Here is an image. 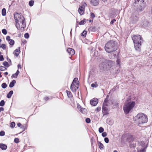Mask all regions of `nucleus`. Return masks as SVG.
Returning <instances> with one entry per match:
<instances>
[{
    "mask_svg": "<svg viewBox=\"0 0 152 152\" xmlns=\"http://www.w3.org/2000/svg\"><path fill=\"white\" fill-rule=\"evenodd\" d=\"M91 3L94 6H97L99 3V0H91Z\"/></svg>",
    "mask_w": 152,
    "mask_h": 152,
    "instance_id": "obj_14",
    "label": "nucleus"
},
{
    "mask_svg": "<svg viewBox=\"0 0 152 152\" xmlns=\"http://www.w3.org/2000/svg\"><path fill=\"white\" fill-rule=\"evenodd\" d=\"M91 16L92 18H94L95 17V16L94 13H92L91 14Z\"/></svg>",
    "mask_w": 152,
    "mask_h": 152,
    "instance_id": "obj_55",
    "label": "nucleus"
},
{
    "mask_svg": "<svg viewBox=\"0 0 152 152\" xmlns=\"http://www.w3.org/2000/svg\"><path fill=\"white\" fill-rule=\"evenodd\" d=\"M52 99V97L50 96V97H46L45 98V100H48L49 99Z\"/></svg>",
    "mask_w": 152,
    "mask_h": 152,
    "instance_id": "obj_49",
    "label": "nucleus"
},
{
    "mask_svg": "<svg viewBox=\"0 0 152 152\" xmlns=\"http://www.w3.org/2000/svg\"><path fill=\"white\" fill-rule=\"evenodd\" d=\"M104 131V129L102 127H100L99 128V133H102V132H103Z\"/></svg>",
    "mask_w": 152,
    "mask_h": 152,
    "instance_id": "obj_40",
    "label": "nucleus"
},
{
    "mask_svg": "<svg viewBox=\"0 0 152 152\" xmlns=\"http://www.w3.org/2000/svg\"><path fill=\"white\" fill-rule=\"evenodd\" d=\"M4 60V58L2 55H0V61H3Z\"/></svg>",
    "mask_w": 152,
    "mask_h": 152,
    "instance_id": "obj_50",
    "label": "nucleus"
},
{
    "mask_svg": "<svg viewBox=\"0 0 152 152\" xmlns=\"http://www.w3.org/2000/svg\"><path fill=\"white\" fill-rule=\"evenodd\" d=\"M3 65L6 67H8L9 66L8 63L7 61H4L3 63Z\"/></svg>",
    "mask_w": 152,
    "mask_h": 152,
    "instance_id": "obj_30",
    "label": "nucleus"
},
{
    "mask_svg": "<svg viewBox=\"0 0 152 152\" xmlns=\"http://www.w3.org/2000/svg\"><path fill=\"white\" fill-rule=\"evenodd\" d=\"M7 60L9 62H10L11 63V61L10 59L9 58Z\"/></svg>",
    "mask_w": 152,
    "mask_h": 152,
    "instance_id": "obj_64",
    "label": "nucleus"
},
{
    "mask_svg": "<svg viewBox=\"0 0 152 152\" xmlns=\"http://www.w3.org/2000/svg\"><path fill=\"white\" fill-rule=\"evenodd\" d=\"M6 10L5 9L3 8L2 10V14L3 16H5L6 15Z\"/></svg>",
    "mask_w": 152,
    "mask_h": 152,
    "instance_id": "obj_31",
    "label": "nucleus"
},
{
    "mask_svg": "<svg viewBox=\"0 0 152 152\" xmlns=\"http://www.w3.org/2000/svg\"><path fill=\"white\" fill-rule=\"evenodd\" d=\"M20 47H19L18 49H16L13 52V53L16 57H18L20 53Z\"/></svg>",
    "mask_w": 152,
    "mask_h": 152,
    "instance_id": "obj_15",
    "label": "nucleus"
},
{
    "mask_svg": "<svg viewBox=\"0 0 152 152\" xmlns=\"http://www.w3.org/2000/svg\"><path fill=\"white\" fill-rule=\"evenodd\" d=\"M107 134L106 132H104L102 133V136L103 137H105L107 136Z\"/></svg>",
    "mask_w": 152,
    "mask_h": 152,
    "instance_id": "obj_53",
    "label": "nucleus"
},
{
    "mask_svg": "<svg viewBox=\"0 0 152 152\" xmlns=\"http://www.w3.org/2000/svg\"><path fill=\"white\" fill-rule=\"evenodd\" d=\"M104 141L106 143H108L109 142V139L107 137H105L104 139Z\"/></svg>",
    "mask_w": 152,
    "mask_h": 152,
    "instance_id": "obj_46",
    "label": "nucleus"
},
{
    "mask_svg": "<svg viewBox=\"0 0 152 152\" xmlns=\"http://www.w3.org/2000/svg\"><path fill=\"white\" fill-rule=\"evenodd\" d=\"M129 146L131 148H134L135 146V145L134 144H131Z\"/></svg>",
    "mask_w": 152,
    "mask_h": 152,
    "instance_id": "obj_54",
    "label": "nucleus"
},
{
    "mask_svg": "<svg viewBox=\"0 0 152 152\" xmlns=\"http://www.w3.org/2000/svg\"><path fill=\"white\" fill-rule=\"evenodd\" d=\"M5 104V102L4 100H2L0 102V106H3Z\"/></svg>",
    "mask_w": 152,
    "mask_h": 152,
    "instance_id": "obj_39",
    "label": "nucleus"
},
{
    "mask_svg": "<svg viewBox=\"0 0 152 152\" xmlns=\"http://www.w3.org/2000/svg\"><path fill=\"white\" fill-rule=\"evenodd\" d=\"M116 21L115 19H114L112 20L111 22H110V24H111L113 25L114 23V22H115Z\"/></svg>",
    "mask_w": 152,
    "mask_h": 152,
    "instance_id": "obj_52",
    "label": "nucleus"
},
{
    "mask_svg": "<svg viewBox=\"0 0 152 152\" xmlns=\"http://www.w3.org/2000/svg\"><path fill=\"white\" fill-rule=\"evenodd\" d=\"M87 34V31H84L81 33V35L83 37H85L86 36Z\"/></svg>",
    "mask_w": 152,
    "mask_h": 152,
    "instance_id": "obj_34",
    "label": "nucleus"
},
{
    "mask_svg": "<svg viewBox=\"0 0 152 152\" xmlns=\"http://www.w3.org/2000/svg\"><path fill=\"white\" fill-rule=\"evenodd\" d=\"M34 1L32 0L30 1L29 2V5L30 6H32L33 5Z\"/></svg>",
    "mask_w": 152,
    "mask_h": 152,
    "instance_id": "obj_36",
    "label": "nucleus"
},
{
    "mask_svg": "<svg viewBox=\"0 0 152 152\" xmlns=\"http://www.w3.org/2000/svg\"><path fill=\"white\" fill-rule=\"evenodd\" d=\"M116 42L113 41H110L107 43L105 45V49L108 53H111L117 49Z\"/></svg>",
    "mask_w": 152,
    "mask_h": 152,
    "instance_id": "obj_4",
    "label": "nucleus"
},
{
    "mask_svg": "<svg viewBox=\"0 0 152 152\" xmlns=\"http://www.w3.org/2000/svg\"><path fill=\"white\" fill-rule=\"evenodd\" d=\"M5 135V132L3 131H1L0 132V136H3Z\"/></svg>",
    "mask_w": 152,
    "mask_h": 152,
    "instance_id": "obj_48",
    "label": "nucleus"
},
{
    "mask_svg": "<svg viewBox=\"0 0 152 152\" xmlns=\"http://www.w3.org/2000/svg\"><path fill=\"white\" fill-rule=\"evenodd\" d=\"M4 110V109L2 107H0V112L2 111H3Z\"/></svg>",
    "mask_w": 152,
    "mask_h": 152,
    "instance_id": "obj_59",
    "label": "nucleus"
},
{
    "mask_svg": "<svg viewBox=\"0 0 152 152\" xmlns=\"http://www.w3.org/2000/svg\"><path fill=\"white\" fill-rule=\"evenodd\" d=\"M116 62L117 63V64H118V65H120V60L119 59H117V60L116 61Z\"/></svg>",
    "mask_w": 152,
    "mask_h": 152,
    "instance_id": "obj_58",
    "label": "nucleus"
},
{
    "mask_svg": "<svg viewBox=\"0 0 152 152\" xmlns=\"http://www.w3.org/2000/svg\"><path fill=\"white\" fill-rule=\"evenodd\" d=\"M84 6H81L79 7L78 12L80 15H82L84 13Z\"/></svg>",
    "mask_w": 152,
    "mask_h": 152,
    "instance_id": "obj_12",
    "label": "nucleus"
},
{
    "mask_svg": "<svg viewBox=\"0 0 152 152\" xmlns=\"http://www.w3.org/2000/svg\"><path fill=\"white\" fill-rule=\"evenodd\" d=\"M139 144L142 147L145 148V144L144 141H141Z\"/></svg>",
    "mask_w": 152,
    "mask_h": 152,
    "instance_id": "obj_25",
    "label": "nucleus"
},
{
    "mask_svg": "<svg viewBox=\"0 0 152 152\" xmlns=\"http://www.w3.org/2000/svg\"><path fill=\"white\" fill-rule=\"evenodd\" d=\"M80 111L83 113H85L86 112V110L84 108H82L81 109H80Z\"/></svg>",
    "mask_w": 152,
    "mask_h": 152,
    "instance_id": "obj_27",
    "label": "nucleus"
},
{
    "mask_svg": "<svg viewBox=\"0 0 152 152\" xmlns=\"http://www.w3.org/2000/svg\"><path fill=\"white\" fill-rule=\"evenodd\" d=\"M102 112L104 115H107L108 113V109L106 107L103 106Z\"/></svg>",
    "mask_w": 152,
    "mask_h": 152,
    "instance_id": "obj_11",
    "label": "nucleus"
},
{
    "mask_svg": "<svg viewBox=\"0 0 152 152\" xmlns=\"http://www.w3.org/2000/svg\"><path fill=\"white\" fill-rule=\"evenodd\" d=\"M107 61L106 62V65H107V70H109L112 67L114 64V63L113 61L110 60H106Z\"/></svg>",
    "mask_w": 152,
    "mask_h": 152,
    "instance_id": "obj_9",
    "label": "nucleus"
},
{
    "mask_svg": "<svg viewBox=\"0 0 152 152\" xmlns=\"http://www.w3.org/2000/svg\"><path fill=\"white\" fill-rule=\"evenodd\" d=\"M132 39L134 42L135 49L136 50L140 52L141 50V43L143 41L142 37L140 35H134L132 37Z\"/></svg>",
    "mask_w": 152,
    "mask_h": 152,
    "instance_id": "obj_2",
    "label": "nucleus"
},
{
    "mask_svg": "<svg viewBox=\"0 0 152 152\" xmlns=\"http://www.w3.org/2000/svg\"><path fill=\"white\" fill-rule=\"evenodd\" d=\"M86 121L87 123H90L91 122L90 119L89 118H87L86 119Z\"/></svg>",
    "mask_w": 152,
    "mask_h": 152,
    "instance_id": "obj_43",
    "label": "nucleus"
},
{
    "mask_svg": "<svg viewBox=\"0 0 152 152\" xmlns=\"http://www.w3.org/2000/svg\"><path fill=\"white\" fill-rule=\"evenodd\" d=\"M2 33L6 35L7 34V32L6 29H3L2 30Z\"/></svg>",
    "mask_w": 152,
    "mask_h": 152,
    "instance_id": "obj_42",
    "label": "nucleus"
},
{
    "mask_svg": "<svg viewBox=\"0 0 152 152\" xmlns=\"http://www.w3.org/2000/svg\"><path fill=\"white\" fill-rule=\"evenodd\" d=\"M13 93V91H10L7 95V97L8 98H10Z\"/></svg>",
    "mask_w": 152,
    "mask_h": 152,
    "instance_id": "obj_21",
    "label": "nucleus"
},
{
    "mask_svg": "<svg viewBox=\"0 0 152 152\" xmlns=\"http://www.w3.org/2000/svg\"><path fill=\"white\" fill-rule=\"evenodd\" d=\"M15 122H12V123H11L10 124V126L11 127V128H13L15 127Z\"/></svg>",
    "mask_w": 152,
    "mask_h": 152,
    "instance_id": "obj_41",
    "label": "nucleus"
},
{
    "mask_svg": "<svg viewBox=\"0 0 152 152\" xmlns=\"http://www.w3.org/2000/svg\"><path fill=\"white\" fill-rule=\"evenodd\" d=\"M77 107L78 109L80 110V109H81L82 108L81 107V106L79 104H77Z\"/></svg>",
    "mask_w": 152,
    "mask_h": 152,
    "instance_id": "obj_57",
    "label": "nucleus"
},
{
    "mask_svg": "<svg viewBox=\"0 0 152 152\" xmlns=\"http://www.w3.org/2000/svg\"><path fill=\"white\" fill-rule=\"evenodd\" d=\"M7 69L2 66H0V70L2 71H4L5 70H6Z\"/></svg>",
    "mask_w": 152,
    "mask_h": 152,
    "instance_id": "obj_37",
    "label": "nucleus"
},
{
    "mask_svg": "<svg viewBox=\"0 0 152 152\" xmlns=\"http://www.w3.org/2000/svg\"><path fill=\"white\" fill-rule=\"evenodd\" d=\"M86 19H84L83 20H81L80 22L79 23V24L80 25H83L84 24L85 22H86Z\"/></svg>",
    "mask_w": 152,
    "mask_h": 152,
    "instance_id": "obj_33",
    "label": "nucleus"
},
{
    "mask_svg": "<svg viewBox=\"0 0 152 152\" xmlns=\"http://www.w3.org/2000/svg\"><path fill=\"white\" fill-rule=\"evenodd\" d=\"M135 123L138 125L146 123L148 121L147 116L143 113H138L133 118Z\"/></svg>",
    "mask_w": 152,
    "mask_h": 152,
    "instance_id": "obj_3",
    "label": "nucleus"
},
{
    "mask_svg": "<svg viewBox=\"0 0 152 152\" xmlns=\"http://www.w3.org/2000/svg\"><path fill=\"white\" fill-rule=\"evenodd\" d=\"M112 104L116 107L118 106V102L117 101L114 100L112 102Z\"/></svg>",
    "mask_w": 152,
    "mask_h": 152,
    "instance_id": "obj_22",
    "label": "nucleus"
},
{
    "mask_svg": "<svg viewBox=\"0 0 152 152\" xmlns=\"http://www.w3.org/2000/svg\"><path fill=\"white\" fill-rule=\"evenodd\" d=\"M14 141L16 143H18L19 142V139L18 138H15L14 139Z\"/></svg>",
    "mask_w": 152,
    "mask_h": 152,
    "instance_id": "obj_47",
    "label": "nucleus"
},
{
    "mask_svg": "<svg viewBox=\"0 0 152 152\" xmlns=\"http://www.w3.org/2000/svg\"><path fill=\"white\" fill-rule=\"evenodd\" d=\"M98 85L95 83H92L91 84V87L92 88H96L98 87Z\"/></svg>",
    "mask_w": 152,
    "mask_h": 152,
    "instance_id": "obj_35",
    "label": "nucleus"
},
{
    "mask_svg": "<svg viewBox=\"0 0 152 152\" xmlns=\"http://www.w3.org/2000/svg\"><path fill=\"white\" fill-rule=\"evenodd\" d=\"M107 123L110 125H112L113 124L112 121H111L110 119H107L106 121Z\"/></svg>",
    "mask_w": 152,
    "mask_h": 152,
    "instance_id": "obj_28",
    "label": "nucleus"
},
{
    "mask_svg": "<svg viewBox=\"0 0 152 152\" xmlns=\"http://www.w3.org/2000/svg\"><path fill=\"white\" fill-rule=\"evenodd\" d=\"M135 105V102L134 101L126 102L123 107V110L125 114H127L132 111L133 108Z\"/></svg>",
    "mask_w": 152,
    "mask_h": 152,
    "instance_id": "obj_5",
    "label": "nucleus"
},
{
    "mask_svg": "<svg viewBox=\"0 0 152 152\" xmlns=\"http://www.w3.org/2000/svg\"><path fill=\"white\" fill-rule=\"evenodd\" d=\"M133 140L132 136V135H130L127 138V140L129 142H131Z\"/></svg>",
    "mask_w": 152,
    "mask_h": 152,
    "instance_id": "obj_26",
    "label": "nucleus"
},
{
    "mask_svg": "<svg viewBox=\"0 0 152 152\" xmlns=\"http://www.w3.org/2000/svg\"><path fill=\"white\" fill-rule=\"evenodd\" d=\"M17 125L19 127H20V126H21V125L20 123H18L17 124Z\"/></svg>",
    "mask_w": 152,
    "mask_h": 152,
    "instance_id": "obj_60",
    "label": "nucleus"
},
{
    "mask_svg": "<svg viewBox=\"0 0 152 152\" xmlns=\"http://www.w3.org/2000/svg\"><path fill=\"white\" fill-rule=\"evenodd\" d=\"M6 39L8 42L11 39H10V37L9 36H7L6 37Z\"/></svg>",
    "mask_w": 152,
    "mask_h": 152,
    "instance_id": "obj_51",
    "label": "nucleus"
},
{
    "mask_svg": "<svg viewBox=\"0 0 152 152\" xmlns=\"http://www.w3.org/2000/svg\"><path fill=\"white\" fill-rule=\"evenodd\" d=\"M8 42H9V44H10V45H13L15 43L14 41L12 39H11Z\"/></svg>",
    "mask_w": 152,
    "mask_h": 152,
    "instance_id": "obj_29",
    "label": "nucleus"
},
{
    "mask_svg": "<svg viewBox=\"0 0 152 152\" xmlns=\"http://www.w3.org/2000/svg\"><path fill=\"white\" fill-rule=\"evenodd\" d=\"M101 108L100 107H98L96 109V110L98 112L99 111L101 110Z\"/></svg>",
    "mask_w": 152,
    "mask_h": 152,
    "instance_id": "obj_56",
    "label": "nucleus"
},
{
    "mask_svg": "<svg viewBox=\"0 0 152 152\" xmlns=\"http://www.w3.org/2000/svg\"><path fill=\"white\" fill-rule=\"evenodd\" d=\"M145 4L143 0H135L134 5L138 11H141L145 7Z\"/></svg>",
    "mask_w": 152,
    "mask_h": 152,
    "instance_id": "obj_6",
    "label": "nucleus"
},
{
    "mask_svg": "<svg viewBox=\"0 0 152 152\" xmlns=\"http://www.w3.org/2000/svg\"><path fill=\"white\" fill-rule=\"evenodd\" d=\"M70 89L72 92H75L76 88L75 87V85L74 84H73V83L70 86Z\"/></svg>",
    "mask_w": 152,
    "mask_h": 152,
    "instance_id": "obj_16",
    "label": "nucleus"
},
{
    "mask_svg": "<svg viewBox=\"0 0 152 152\" xmlns=\"http://www.w3.org/2000/svg\"><path fill=\"white\" fill-rule=\"evenodd\" d=\"M14 18L16 21V26L18 29L21 31H23L26 26L25 18L23 16L21 15L16 13L14 15Z\"/></svg>",
    "mask_w": 152,
    "mask_h": 152,
    "instance_id": "obj_1",
    "label": "nucleus"
},
{
    "mask_svg": "<svg viewBox=\"0 0 152 152\" xmlns=\"http://www.w3.org/2000/svg\"><path fill=\"white\" fill-rule=\"evenodd\" d=\"M99 148L100 150L103 149H104V146L103 144L100 142H99Z\"/></svg>",
    "mask_w": 152,
    "mask_h": 152,
    "instance_id": "obj_24",
    "label": "nucleus"
},
{
    "mask_svg": "<svg viewBox=\"0 0 152 152\" xmlns=\"http://www.w3.org/2000/svg\"><path fill=\"white\" fill-rule=\"evenodd\" d=\"M8 74V73L7 72H5L4 73V75L6 76Z\"/></svg>",
    "mask_w": 152,
    "mask_h": 152,
    "instance_id": "obj_62",
    "label": "nucleus"
},
{
    "mask_svg": "<svg viewBox=\"0 0 152 152\" xmlns=\"http://www.w3.org/2000/svg\"><path fill=\"white\" fill-rule=\"evenodd\" d=\"M0 47H1L3 49L5 50L6 48V46L5 44H3Z\"/></svg>",
    "mask_w": 152,
    "mask_h": 152,
    "instance_id": "obj_44",
    "label": "nucleus"
},
{
    "mask_svg": "<svg viewBox=\"0 0 152 152\" xmlns=\"http://www.w3.org/2000/svg\"><path fill=\"white\" fill-rule=\"evenodd\" d=\"M20 72L18 70L14 74H13L12 76V77L16 78L18 77V75L19 74Z\"/></svg>",
    "mask_w": 152,
    "mask_h": 152,
    "instance_id": "obj_20",
    "label": "nucleus"
},
{
    "mask_svg": "<svg viewBox=\"0 0 152 152\" xmlns=\"http://www.w3.org/2000/svg\"><path fill=\"white\" fill-rule=\"evenodd\" d=\"M138 17L136 15L132 14L130 17V22L132 23H136L138 20Z\"/></svg>",
    "mask_w": 152,
    "mask_h": 152,
    "instance_id": "obj_8",
    "label": "nucleus"
},
{
    "mask_svg": "<svg viewBox=\"0 0 152 152\" xmlns=\"http://www.w3.org/2000/svg\"><path fill=\"white\" fill-rule=\"evenodd\" d=\"M24 36L26 38H28L29 37V35L28 33H26L24 34Z\"/></svg>",
    "mask_w": 152,
    "mask_h": 152,
    "instance_id": "obj_45",
    "label": "nucleus"
},
{
    "mask_svg": "<svg viewBox=\"0 0 152 152\" xmlns=\"http://www.w3.org/2000/svg\"><path fill=\"white\" fill-rule=\"evenodd\" d=\"M16 83V81L15 80H13L10 84L9 87L10 88L13 87L15 85V84Z\"/></svg>",
    "mask_w": 152,
    "mask_h": 152,
    "instance_id": "obj_19",
    "label": "nucleus"
},
{
    "mask_svg": "<svg viewBox=\"0 0 152 152\" xmlns=\"http://www.w3.org/2000/svg\"><path fill=\"white\" fill-rule=\"evenodd\" d=\"M108 96H107L106 98L104 100V103H103V106H104L105 107L108 106V105L107 104L108 103V99L107 98V97Z\"/></svg>",
    "mask_w": 152,
    "mask_h": 152,
    "instance_id": "obj_18",
    "label": "nucleus"
},
{
    "mask_svg": "<svg viewBox=\"0 0 152 152\" xmlns=\"http://www.w3.org/2000/svg\"><path fill=\"white\" fill-rule=\"evenodd\" d=\"M90 103L91 105L94 106H95L98 103L97 100L96 99H92L90 100Z\"/></svg>",
    "mask_w": 152,
    "mask_h": 152,
    "instance_id": "obj_10",
    "label": "nucleus"
},
{
    "mask_svg": "<svg viewBox=\"0 0 152 152\" xmlns=\"http://www.w3.org/2000/svg\"><path fill=\"white\" fill-rule=\"evenodd\" d=\"M78 81V79L77 78H75L74 79L72 83L74 84L75 83H77V85H78V84L77 83V82Z\"/></svg>",
    "mask_w": 152,
    "mask_h": 152,
    "instance_id": "obj_32",
    "label": "nucleus"
},
{
    "mask_svg": "<svg viewBox=\"0 0 152 152\" xmlns=\"http://www.w3.org/2000/svg\"><path fill=\"white\" fill-rule=\"evenodd\" d=\"M67 51L69 54L71 55H73L75 53L74 50L72 48H68Z\"/></svg>",
    "mask_w": 152,
    "mask_h": 152,
    "instance_id": "obj_13",
    "label": "nucleus"
},
{
    "mask_svg": "<svg viewBox=\"0 0 152 152\" xmlns=\"http://www.w3.org/2000/svg\"><path fill=\"white\" fill-rule=\"evenodd\" d=\"M7 148V146L5 144L2 143L0 144V148L3 150H6Z\"/></svg>",
    "mask_w": 152,
    "mask_h": 152,
    "instance_id": "obj_17",
    "label": "nucleus"
},
{
    "mask_svg": "<svg viewBox=\"0 0 152 152\" xmlns=\"http://www.w3.org/2000/svg\"><path fill=\"white\" fill-rule=\"evenodd\" d=\"M107 61L106 59L104 58L102 59L101 62L99 65L100 72H103L104 71L107 70V65L106 64Z\"/></svg>",
    "mask_w": 152,
    "mask_h": 152,
    "instance_id": "obj_7",
    "label": "nucleus"
},
{
    "mask_svg": "<svg viewBox=\"0 0 152 152\" xmlns=\"http://www.w3.org/2000/svg\"><path fill=\"white\" fill-rule=\"evenodd\" d=\"M18 68H21V65L20 64H18Z\"/></svg>",
    "mask_w": 152,
    "mask_h": 152,
    "instance_id": "obj_61",
    "label": "nucleus"
},
{
    "mask_svg": "<svg viewBox=\"0 0 152 152\" xmlns=\"http://www.w3.org/2000/svg\"><path fill=\"white\" fill-rule=\"evenodd\" d=\"M66 92L67 94L68 97L69 98H71L72 96L71 92L70 91H66Z\"/></svg>",
    "mask_w": 152,
    "mask_h": 152,
    "instance_id": "obj_23",
    "label": "nucleus"
},
{
    "mask_svg": "<svg viewBox=\"0 0 152 152\" xmlns=\"http://www.w3.org/2000/svg\"><path fill=\"white\" fill-rule=\"evenodd\" d=\"M142 152H145V149L142 148Z\"/></svg>",
    "mask_w": 152,
    "mask_h": 152,
    "instance_id": "obj_63",
    "label": "nucleus"
},
{
    "mask_svg": "<svg viewBox=\"0 0 152 152\" xmlns=\"http://www.w3.org/2000/svg\"><path fill=\"white\" fill-rule=\"evenodd\" d=\"M1 87L3 88H6L7 87V85L5 83H3L1 85Z\"/></svg>",
    "mask_w": 152,
    "mask_h": 152,
    "instance_id": "obj_38",
    "label": "nucleus"
}]
</instances>
